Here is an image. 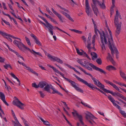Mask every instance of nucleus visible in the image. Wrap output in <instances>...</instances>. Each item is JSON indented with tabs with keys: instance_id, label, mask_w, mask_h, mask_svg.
Wrapping results in <instances>:
<instances>
[{
	"instance_id": "obj_1",
	"label": "nucleus",
	"mask_w": 126,
	"mask_h": 126,
	"mask_svg": "<svg viewBox=\"0 0 126 126\" xmlns=\"http://www.w3.org/2000/svg\"><path fill=\"white\" fill-rule=\"evenodd\" d=\"M97 27V26H96L95 28H94V32L96 35H97V32H98L99 34L101 43V47L102 50L104 51L106 49L105 44V45L107 44V38H108L107 34H105L103 31H101V32L99 31L96 29Z\"/></svg>"
},
{
	"instance_id": "obj_2",
	"label": "nucleus",
	"mask_w": 126,
	"mask_h": 126,
	"mask_svg": "<svg viewBox=\"0 0 126 126\" xmlns=\"http://www.w3.org/2000/svg\"><path fill=\"white\" fill-rule=\"evenodd\" d=\"M76 66L86 74L90 76L91 78L93 80L94 84L100 88V89H102L104 92L107 93L109 90L105 88V86L102 84L98 80L93 77L91 74L87 72L85 70H84L83 68L80 66Z\"/></svg>"
},
{
	"instance_id": "obj_3",
	"label": "nucleus",
	"mask_w": 126,
	"mask_h": 126,
	"mask_svg": "<svg viewBox=\"0 0 126 126\" xmlns=\"http://www.w3.org/2000/svg\"><path fill=\"white\" fill-rule=\"evenodd\" d=\"M73 75L76 77L78 80L84 84L92 90H94L95 89H96L99 91L101 93L104 94L105 96H107V95L105 93H104L99 88H97L95 85H94L93 84L91 83H88L87 81L79 77L74 74H73Z\"/></svg>"
},
{
	"instance_id": "obj_4",
	"label": "nucleus",
	"mask_w": 126,
	"mask_h": 126,
	"mask_svg": "<svg viewBox=\"0 0 126 126\" xmlns=\"http://www.w3.org/2000/svg\"><path fill=\"white\" fill-rule=\"evenodd\" d=\"M107 29L109 32L111 38L110 39L108 38V35L107 34V37L108 38H108V45L109 46V47L110 49V50L111 54L113 56L114 54V50L115 51H116V53L118 52V51L117 50L116 48L114 47V44L113 43V40L112 38V37L111 34V31L108 27H107Z\"/></svg>"
},
{
	"instance_id": "obj_5",
	"label": "nucleus",
	"mask_w": 126,
	"mask_h": 126,
	"mask_svg": "<svg viewBox=\"0 0 126 126\" xmlns=\"http://www.w3.org/2000/svg\"><path fill=\"white\" fill-rule=\"evenodd\" d=\"M84 63L85 64L84 65L85 66H84V67H85V66H86L87 65L88 66V65H90L93 69L98 71L102 73L103 74H106L107 73L106 72L102 69L96 66L91 63H90L88 62L85 61L84 62Z\"/></svg>"
},
{
	"instance_id": "obj_6",
	"label": "nucleus",
	"mask_w": 126,
	"mask_h": 126,
	"mask_svg": "<svg viewBox=\"0 0 126 126\" xmlns=\"http://www.w3.org/2000/svg\"><path fill=\"white\" fill-rule=\"evenodd\" d=\"M92 3L91 4L94 13L97 16V14L98 13L99 11L98 8L96 6L97 4L98 5L100 2L98 0H92Z\"/></svg>"
},
{
	"instance_id": "obj_7",
	"label": "nucleus",
	"mask_w": 126,
	"mask_h": 126,
	"mask_svg": "<svg viewBox=\"0 0 126 126\" xmlns=\"http://www.w3.org/2000/svg\"><path fill=\"white\" fill-rule=\"evenodd\" d=\"M66 81L70 83H71V86L74 88L77 91L81 93H83V90L77 86L78 85V84L75 83L73 81L70 80V79H67Z\"/></svg>"
},
{
	"instance_id": "obj_8",
	"label": "nucleus",
	"mask_w": 126,
	"mask_h": 126,
	"mask_svg": "<svg viewBox=\"0 0 126 126\" xmlns=\"http://www.w3.org/2000/svg\"><path fill=\"white\" fill-rule=\"evenodd\" d=\"M14 98L16 101L15 100L13 101V104L17 106L21 110H24V104L22 103L20 101H19L18 98L16 97H15Z\"/></svg>"
},
{
	"instance_id": "obj_9",
	"label": "nucleus",
	"mask_w": 126,
	"mask_h": 126,
	"mask_svg": "<svg viewBox=\"0 0 126 126\" xmlns=\"http://www.w3.org/2000/svg\"><path fill=\"white\" fill-rule=\"evenodd\" d=\"M14 43L17 46L19 49H21V46H22L23 47L30 51L31 53H32V51L29 48L26 47L21 42L18 41L17 40H15L14 41Z\"/></svg>"
},
{
	"instance_id": "obj_10",
	"label": "nucleus",
	"mask_w": 126,
	"mask_h": 126,
	"mask_svg": "<svg viewBox=\"0 0 126 126\" xmlns=\"http://www.w3.org/2000/svg\"><path fill=\"white\" fill-rule=\"evenodd\" d=\"M85 117L86 119L91 124H93V123L91 120L93 121V122L94 123V121H93L94 119H96L97 118L94 116L90 112L87 111L86 113Z\"/></svg>"
},
{
	"instance_id": "obj_11",
	"label": "nucleus",
	"mask_w": 126,
	"mask_h": 126,
	"mask_svg": "<svg viewBox=\"0 0 126 126\" xmlns=\"http://www.w3.org/2000/svg\"><path fill=\"white\" fill-rule=\"evenodd\" d=\"M47 56L49 59L53 61H57L59 63L62 64L63 63V61L60 58L55 57L54 56H52L49 54H48L47 55Z\"/></svg>"
},
{
	"instance_id": "obj_12",
	"label": "nucleus",
	"mask_w": 126,
	"mask_h": 126,
	"mask_svg": "<svg viewBox=\"0 0 126 126\" xmlns=\"http://www.w3.org/2000/svg\"><path fill=\"white\" fill-rule=\"evenodd\" d=\"M39 22L42 24H43L48 29V31L50 32L51 35H53V30L54 28V27L52 25L50 24V25H47L42 21L39 20Z\"/></svg>"
},
{
	"instance_id": "obj_13",
	"label": "nucleus",
	"mask_w": 126,
	"mask_h": 126,
	"mask_svg": "<svg viewBox=\"0 0 126 126\" xmlns=\"http://www.w3.org/2000/svg\"><path fill=\"white\" fill-rule=\"evenodd\" d=\"M74 112H72V113L74 116H77L78 118L79 119V121L80 123L82 125H84V123L82 121V117L81 115H79L77 111L75 110H74Z\"/></svg>"
},
{
	"instance_id": "obj_14",
	"label": "nucleus",
	"mask_w": 126,
	"mask_h": 126,
	"mask_svg": "<svg viewBox=\"0 0 126 126\" xmlns=\"http://www.w3.org/2000/svg\"><path fill=\"white\" fill-rule=\"evenodd\" d=\"M121 24V22L118 23L116 24H115V26L116 27V36H118L120 32Z\"/></svg>"
},
{
	"instance_id": "obj_15",
	"label": "nucleus",
	"mask_w": 126,
	"mask_h": 126,
	"mask_svg": "<svg viewBox=\"0 0 126 126\" xmlns=\"http://www.w3.org/2000/svg\"><path fill=\"white\" fill-rule=\"evenodd\" d=\"M108 99L110 100L111 102L113 105L115 106L117 109H118L120 110L121 109V108L120 106L117 104L115 102V100L110 95L108 96Z\"/></svg>"
},
{
	"instance_id": "obj_16",
	"label": "nucleus",
	"mask_w": 126,
	"mask_h": 126,
	"mask_svg": "<svg viewBox=\"0 0 126 126\" xmlns=\"http://www.w3.org/2000/svg\"><path fill=\"white\" fill-rule=\"evenodd\" d=\"M0 34L3 37H5V36H7L9 37H11L13 39H19L20 41H21V40L19 38L15 37L10 34H7L6 33L3 32H2L0 31Z\"/></svg>"
},
{
	"instance_id": "obj_17",
	"label": "nucleus",
	"mask_w": 126,
	"mask_h": 126,
	"mask_svg": "<svg viewBox=\"0 0 126 126\" xmlns=\"http://www.w3.org/2000/svg\"><path fill=\"white\" fill-rule=\"evenodd\" d=\"M104 80L107 84H109L112 86L113 88L115 89L117 91L120 93H122V92L120 91L119 88L115 84L106 79H104Z\"/></svg>"
},
{
	"instance_id": "obj_18",
	"label": "nucleus",
	"mask_w": 126,
	"mask_h": 126,
	"mask_svg": "<svg viewBox=\"0 0 126 126\" xmlns=\"http://www.w3.org/2000/svg\"><path fill=\"white\" fill-rule=\"evenodd\" d=\"M47 65L50 68H52L54 72L60 75L63 78L65 79L66 80H67V79H68V78L65 77L64 76V74L60 72L58 70L56 69L53 66L49 64Z\"/></svg>"
},
{
	"instance_id": "obj_19",
	"label": "nucleus",
	"mask_w": 126,
	"mask_h": 126,
	"mask_svg": "<svg viewBox=\"0 0 126 126\" xmlns=\"http://www.w3.org/2000/svg\"><path fill=\"white\" fill-rule=\"evenodd\" d=\"M51 10L60 19V21L62 22H63V21L62 19L63 17L62 16L54 10L53 8H52Z\"/></svg>"
},
{
	"instance_id": "obj_20",
	"label": "nucleus",
	"mask_w": 126,
	"mask_h": 126,
	"mask_svg": "<svg viewBox=\"0 0 126 126\" xmlns=\"http://www.w3.org/2000/svg\"><path fill=\"white\" fill-rule=\"evenodd\" d=\"M31 36L34 39V41L36 44L39 46H41V42L39 41L37 37L34 34H31Z\"/></svg>"
},
{
	"instance_id": "obj_21",
	"label": "nucleus",
	"mask_w": 126,
	"mask_h": 126,
	"mask_svg": "<svg viewBox=\"0 0 126 126\" xmlns=\"http://www.w3.org/2000/svg\"><path fill=\"white\" fill-rule=\"evenodd\" d=\"M0 97L1 99L4 103L7 106H8L9 104L7 103L5 100V95L3 93L0 92Z\"/></svg>"
},
{
	"instance_id": "obj_22",
	"label": "nucleus",
	"mask_w": 126,
	"mask_h": 126,
	"mask_svg": "<svg viewBox=\"0 0 126 126\" xmlns=\"http://www.w3.org/2000/svg\"><path fill=\"white\" fill-rule=\"evenodd\" d=\"M85 9L86 11L88 16L90 15L89 9L90 8L89 6L88 0H85Z\"/></svg>"
},
{
	"instance_id": "obj_23",
	"label": "nucleus",
	"mask_w": 126,
	"mask_h": 126,
	"mask_svg": "<svg viewBox=\"0 0 126 126\" xmlns=\"http://www.w3.org/2000/svg\"><path fill=\"white\" fill-rule=\"evenodd\" d=\"M119 15H120V14L118 12V10H117L116 11V14L114 19V24H116L117 23H119L118 17Z\"/></svg>"
},
{
	"instance_id": "obj_24",
	"label": "nucleus",
	"mask_w": 126,
	"mask_h": 126,
	"mask_svg": "<svg viewBox=\"0 0 126 126\" xmlns=\"http://www.w3.org/2000/svg\"><path fill=\"white\" fill-rule=\"evenodd\" d=\"M107 93H109L111 94L112 95L114 96H119L120 98L122 95V94L119 93L117 92H113L112 91H111L109 90L107 92Z\"/></svg>"
},
{
	"instance_id": "obj_25",
	"label": "nucleus",
	"mask_w": 126,
	"mask_h": 126,
	"mask_svg": "<svg viewBox=\"0 0 126 126\" xmlns=\"http://www.w3.org/2000/svg\"><path fill=\"white\" fill-rule=\"evenodd\" d=\"M47 84V83L45 81H42L39 82L38 85L39 87L42 88L46 86Z\"/></svg>"
},
{
	"instance_id": "obj_26",
	"label": "nucleus",
	"mask_w": 126,
	"mask_h": 126,
	"mask_svg": "<svg viewBox=\"0 0 126 126\" xmlns=\"http://www.w3.org/2000/svg\"><path fill=\"white\" fill-rule=\"evenodd\" d=\"M61 13L63 14L64 15L66 16L72 22H74V20L73 19L70 17V15L67 14V13L63 11H61Z\"/></svg>"
},
{
	"instance_id": "obj_27",
	"label": "nucleus",
	"mask_w": 126,
	"mask_h": 126,
	"mask_svg": "<svg viewBox=\"0 0 126 126\" xmlns=\"http://www.w3.org/2000/svg\"><path fill=\"white\" fill-rule=\"evenodd\" d=\"M119 73L121 76L124 79L126 80V76H125L126 75L125 73L123 72L121 67L119 68Z\"/></svg>"
},
{
	"instance_id": "obj_28",
	"label": "nucleus",
	"mask_w": 126,
	"mask_h": 126,
	"mask_svg": "<svg viewBox=\"0 0 126 126\" xmlns=\"http://www.w3.org/2000/svg\"><path fill=\"white\" fill-rule=\"evenodd\" d=\"M91 55L92 56V59L93 60H94L96 59L97 57L96 53L94 52H92L91 53Z\"/></svg>"
},
{
	"instance_id": "obj_29",
	"label": "nucleus",
	"mask_w": 126,
	"mask_h": 126,
	"mask_svg": "<svg viewBox=\"0 0 126 126\" xmlns=\"http://www.w3.org/2000/svg\"><path fill=\"white\" fill-rule=\"evenodd\" d=\"M106 69L109 71L111 70H116V68L114 66L111 65L107 66V67Z\"/></svg>"
},
{
	"instance_id": "obj_30",
	"label": "nucleus",
	"mask_w": 126,
	"mask_h": 126,
	"mask_svg": "<svg viewBox=\"0 0 126 126\" xmlns=\"http://www.w3.org/2000/svg\"><path fill=\"white\" fill-rule=\"evenodd\" d=\"M46 86L44 87V89L46 91H47V92L50 93V86L49 84H47V85L45 86Z\"/></svg>"
},
{
	"instance_id": "obj_31",
	"label": "nucleus",
	"mask_w": 126,
	"mask_h": 126,
	"mask_svg": "<svg viewBox=\"0 0 126 126\" xmlns=\"http://www.w3.org/2000/svg\"><path fill=\"white\" fill-rule=\"evenodd\" d=\"M98 5L100 6V8L102 9H104L106 8V6L104 3V0H103V2L102 4H101L100 3V2Z\"/></svg>"
},
{
	"instance_id": "obj_32",
	"label": "nucleus",
	"mask_w": 126,
	"mask_h": 126,
	"mask_svg": "<svg viewBox=\"0 0 126 126\" xmlns=\"http://www.w3.org/2000/svg\"><path fill=\"white\" fill-rule=\"evenodd\" d=\"M53 91V92H52V94H55V93H56L61 96H63V95L60 92H59L56 89H55Z\"/></svg>"
},
{
	"instance_id": "obj_33",
	"label": "nucleus",
	"mask_w": 126,
	"mask_h": 126,
	"mask_svg": "<svg viewBox=\"0 0 126 126\" xmlns=\"http://www.w3.org/2000/svg\"><path fill=\"white\" fill-rule=\"evenodd\" d=\"M40 119L43 122V123L44 124L46 125H50V124H49V122L47 121H45L41 117H40Z\"/></svg>"
},
{
	"instance_id": "obj_34",
	"label": "nucleus",
	"mask_w": 126,
	"mask_h": 126,
	"mask_svg": "<svg viewBox=\"0 0 126 126\" xmlns=\"http://www.w3.org/2000/svg\"><path fill=\"white\" fill-rule=\"evenodd\" d=\"M10 13L11 14L14 16L16 18L19 19L22 22L23 21V20L19 16H18L17 17L14 13L11 12H10Z\"/></svg>"
},
{
	"instance_id": "obj_35",
	"label": "nucleus",
	"mask_w": 126,
	"mask_h": 126,
	"mask_svg": "<svg viewBox=\"0 0 126 126\" xmlns=\"http://www.w3.org/2000/svg\"><path fill=\"white\" fill-rule=\"evenodd\" d=\"M25 38L29 46H31V45L29 39L28 38L27 36L25 37Z\"/></svg>"
},
{
	"instance_id": "obj_36",
	"label": "nucleus",
	"mask_w": 126,
	"mask_h": 126,
	"mask_svg": "<svg viewBox=\"0 0 126 126\" xmlns=\"http://www.w3.org/2000/svg\"><path fill=\"white\" fill-rule=\"evenodd\" d=\"M32 53L33 54H34V55H35V53L37 55H39L41 56H42V55L41 53L39 52H36L35 51H34V50H33V49H32V50H31Z\"/></svg>"
},
{
	"instance_id": "obj_37",
	"label": "nucleus",
	"mask_w": 126,
	"mask_h": 126,
	"mask_svg": "<svg viewBox=\"0 0 126 126\" xmlns=\"http://www.w3.org/2000/svg\"><path fill=\"white\" fill-rule=\"evenodd\" d=\"M96 61L99 65H101L102 64V61L100 58H98L96 60Z\"/></svg>"
},
{
	"instance_id": "obj_38",
	"label": "nucleus",
	"mask_w": 126,
	"mask_h": 126,
	"mask_svg": "<svg viewBox=\"0 0 126 126\" xmlns=\"http://www.w3.org/2000/svg\"><path fill=\"white\" fill-rule=\"evenodd\" d=\"M77 62L83 67H84L85 66V65H84L83 64V62L80 60L79 59L78 60Z\"/></svg>"
},
{
	"instance_id": "obj_39",
	"label": "nucleus",
	"mask_w": 126,
	"mask_h": 126,
	"mask_svg": "<svg viewBox=\"0 0 126 126\" xmlns=\"http://www.w3.org/2000/svg\"><path fill=\"white\" fill-rule=\"evenodd\" d=\"M57 5L62 10H64V11H66V12L67 13H69V11L67 10L66 9H65V8H64L62 7L61 6H60L59 5Z\"/></svg>"
},
{
	"instance_id": "obj_40",
	"label": "nucleus",
	"mask_w": 126,
	"mask_h": 126,
	"mask_svg": "<svg viewBox=\"0 0 126 126\" xmlns=\"http://www.w3.org/2000/svg\"><path fill=\"white\" fill-rule=\"evenodd\" d=\"M32 86L33 87L36 88H38L39 87V85H37L35 83H32Z\"/></svg>"
},
{
	"instance_id": "obj_41",
	"label": "nucleus",
	"mask_w": 126,
	"mask_h": 126,
	"mask_svg": "<svg viewBox=\"0 0 126 126\" xmlns=\"http://www.w3.org/2000/svg\"><path fill=\"white\" fill-rule=\"evenodd\" d=\"M39 93L40 96L42 98H43L45 96V95L44 94V93L42 91H40L39 92Z\"/></svg>"
},
{
	"instance_id": "obj_42",
	"label": "nucleus",
	"mask_w": 126,
	"mask_h": 126,
	"mask_svg": "<svg viewBox=\"0 0 126 126\" xmlns=\"http://www.w3.org/2000/svg\"><path fill=\"white\" fill-rule=\"evenodd\" d=\"M76 49L77 52L78 54L81 55L83 54L82 52H80L78 48H76Z\"/></svg>"
},
{
	"instance_id": "obj_43",
	"label": "nucleus",
	"mask_w": 126,
	"mask_h": 126,
	"mask_svg": "<svg viewBox=\"0 0 126 126\" xmlns=\"http://www.w3.org/2000/svg\"><path fill=\"white\" fill-rule=\"evenodd\" d=\"M91 39V33H89V36L88 38V40H87V42L90 43V40Z\"/></svg>"
},
{
	"instance_id": "obj_44",
	"label": "nucleus",
	"mask_w": 126,
	"mask_h": 126,
	"mask_svg": "<svg viewBox=\"0 0 126 126\" xmlns=\"http://www.w3.org/2000/svg\"><path fill=\"white\" fill-rule=\"evenodd\" d=\"M58 30H59L60 31H61V32H63L64 33H65L66 34H67L69 36H70L69 35V34H68V33H66V32H65V31H64L60 29V28H59L58 27H55Z\"/></svg>"
},
{
	"instance_id": "obj_45",
	"label": "nucleus",
	"mask_w": 126,
	"mask_h": 126,
	"mask_svg": "<svg viewBox=\"0 0 126 126\" xmlns=\"http://www.w3.org/2000/svg\"><path fill=\"white\" fill-rule=\"evenodd\" d=\"M81 103L84 106H86L87 107L89 108H91V107H90V106H89L87 104L85 103H84L82 101L81 102Z\"/></svg>"
},
{
	"instance_id": "obj_46",
	"label": "nucleus",
	"mask_w": 126,
	"mask_h": 126,
	"mask_svg": "<svg viewBox=\"0 0 126 126\" xmlns=\"http://www.w3.org/2000/svg\"><path fill=\"white\" fill-rule=\"evenodd\" d=\"M13 117L14 118V119L15 120L16 122L17 123H18V124L19 125H20V126H22L19 123L18 121L17 120V118L16 116V115L15 116H14Z\"/></svg>"
},
{
	"instance_id": "obj_47",
	"label": "nucleus",
	"mask_w": 126,
	"mask_h": 126,
	"mask_svg": "<svg viewBox=\"0 0 126 126\" xmlns=\"http://www.w3.org/2000/svg\"><path fill=\"white\" fill-rule=\"evenodd\" d=\"M2 13L4 15L7 16L9 17V18L11 19V20L12 18L8 14H5L3 11H2Z\"/></svg>"
},
{
	"instance_id": "obj_48",
	"label": "nucleus",
	"mask_w": 126,
	"mask_h": 126,
	"mask_svg": "<svg viewBox=\"0 0 126 126\" xmlns=\"http://www.w3.org/2000/svg\"><path fill=\"white\" fill-rule=\"evenodd\" d=\"M42 19L46 23L47 25H50V24L47 21V20L46 19L44 18V17H43L42 18Z\"/></svg>"
},
{
	"instance_id": "obj_49",
	"label": "nucleus",
	"mask_w": 126,
	"mask_h": 126,
	"mask_svg": "<svg viewBox=\"0 0 126 126\" xmlns=\"http://www.w3.org/2000/svg\"><path fill=\"white\" fill-rule=\"evenodd\" d=\"M96 37L95 35H94L92 38V44H94L95 43V39Z\"/></svg>"
},
{
	"instance_id": "obj_50",
	"label": "nucleus",
	"mask_w": 126,
	"mask_h": 126,
	"mask_svg": "<svg viewBox=\"0 0 126 126\" xmlns=\"http://www.w3.org/2000/svg\"><path fill=\"white\" fill-rule=\"evenodd\" d=\"M83 55L84 56H85L88 59L90 60H91V58L88 56L87 54V53H86L84 51H83Z\"/></svg>"
},
{
	"instance_id": "obj_51",
	"label": "nucleus",
	"mask_w": 126,
	"mask_h": 126,
	"mask_svg": "<svg viewBox=\"0 0 126 126\" xmlns=\"http://www.w3.org/2000/svg\"><path fill=\"white\" fill-rule=\"evenodd\" d=\"M9 67H11V65L10 64H6L4 66V67L5 69H7V68Z\"/></svg>"
},
{
	"instance_id": "obj_52",
	"label": "nucleus",
	"mask_w": 126,
	"mask_h": 126,
	"mask_svg": "<svg viewBox=\"0 0 126 126\" xmlns=\"http://www.w3.org/2000/svg\"><path fill=\"white\" fill-rule=\"evenodd\" d=\"M88 70H89L91 71H92L93 69L92 68L89 67V66H85V67Z\"/></svg>"
},
{
	"instance_id": "obj_53",
	"label": "nucleus",
	"mask_w": 126,
	"mask_h": 126,
	"mask_svg": "<svg viewBox=\"0 0 126 126\" xmlns=\"http://www.w3.org/2000/svg\"><path fill=\"white\" fill-rule=\"evenodd\" d=\"M25 67V68L27 70L29 71H30L31 68L30 67H29L27 66L25 64V66H24Z\"/></svg>"
},
{
	"instance_id": "obj_54",
	"label": "nucleus",
	"mask_w": 126,
	"mask_h": 126,
	"mask_svg": "<svg viewBox=\"0 0 126 126\" xmlns=\"http://www.w3.org/2000/svg\"><path fill=\"white\" fill-rule=\"evenodd\" d=\"M5 59L0 56V62L1 63H3Z\"/></svg>"
},
{
	"instance_id": "obj_55",
	"label": "nucleus",
	"mask_w": 126,
	"mask_h": 126,
	"mask_svg": "<svg viewBox=\"0 0 126 126\" xmlns=\"http://www.w3.org/2000/svg\"><path fill=\"white\" fill-rule=\"evenodd\" d=\"M1 19H2V20L3 21V22L6 25H10V23L8 22L7 21H6V20H3V18H2Z\"/></svg>"
},
{
	"instance_id": "obj_56",
	"label": "nucleus",
	"mask_w": 126,
	"mask_h": 126,
	"mask_svg": "<svg viewBox=\"0 0 126 126\" xmlns=\"http://www.w3.org/2000/svg\"><path fill=\"white\" fill-rule=\"evenodd\" d=\"M118 100L119 101H121L124 104H126V105H124V107H126V103L125 102H124V101H123L122 99H118Z\"/></svg>"
},
{
	"instance_id": "obj_57",
	"label": "nucleus",
	"mask_w": 126,
	"mask_h": 126,
	"mask_svg": "<svg viewBox=\"0 0 126 126\" xmlns=\"http://www.w3.org/2000/svg\"><path fill=\"white\" fill-rule=\"evenodd\" d=\"M81 38L84 41V43H85L86 42V38H85L84 36H83Z\"/></svg>"
},
{
	"instance_id": "obj_58",
	"label": "nucleus",
	"mask_w": 126,
	"mask_h": 126,
	"mask_svg": "<svg viewBox=\"0 0 126 126\" xmlns=\"http://www.w3.org/2000/svg\"><path fill=\"white\" fill-rule=\"evenodd\" d=\"M46 10L50 15H51V14H52V13L49 10L48 8H47Z\"/></svg>"
},
{
	"instance_id": "obj_59",
	"label": "nucleus",
	"mask_w": 126,
	"mask_h": 126,
	"mask_svg": "<svg viewBox=\"0 0 126 126\" xmlns=\"http://www.w3.org/2000/svg\"><path fill=\"white\" fill-rule=\"evenodd\" d=\"M10 37H6V36H5V38H6L9 41H10L11 42H12V39Z\"/></svg>"
},
{
	"instance_id": "obj_60",
	"label": "nucleus",
	"mask_w": 126,
	"mask_h": 126,
	"mask_svg": "<svg viewBox=\"0 0 126 126\" xmlns=\"http://www.w3.org/2000/svg\"><path fill=\"white\" fill-rule=\"evenodd\" d=\"M30 2L33 5H34L35 4V2L34 0H29Z\"/></svg>"
},
{
	"instance_id": "obj_61",
	"label": "nucleus",
	"mask_w": 126,
	"mask_h": 126,
	"mask_svg": "<svg viewBox=\"0 0 126 126\" xmlns=\"http://www.w3.org/2000/svg\"><path fill=\"white\" fill-rule=\"evenodd\" d=\"M114 3H115V1H112V4L111 6V9H113V8L115 6Z\"/></svg>"
},
{
	"instance_id": "obj_62",
	"label": "nucleus",
	"mask_w": 126,
	"mask_h": 126,
	"mask_svg": "<svg viewBox=\"0 0 126 126\" xmlns=\"http://www.w3.org/2000/svg\"><path fill=\"white\" fill-rule=\"evenodd\" d=\"M110 14H111V16L112 15L114 12V10L113 9H110Z\"/></svg>"
},
{
	"instance_id": "obj_63",
	"label": "nucleus",
	"mask_w": 126,
	"mask_h": 126,
	"mask_svg": "<svg viewBox=\"0 0 126 126\" xmlns=\"http://www.w3.org/2000/svg\"><path fill=\"white\" fill-rule=\"evenodd\" d=\"M3 6V8L4 10L7 9V8L5 5V4L4 3L2 2V3Z\"/></svg>"
},
{
	"instance_id": "obj_64",
	"label": "nucleus",
	"mask_w": 126,
	"mask_h": 126,
	"mask_svg": "<svg viewBox=\"0 0 126 126\" xmlns=\"http://www.w3.org/2000/svg\"><path fill=\"white\" fill-rule=\"evenodd\" d=\"M12 122L13 123L15 124V125H14L15 126H18V123H17L16 122V123L15 121H12Z\"/></svg>"
}]
</instances>
